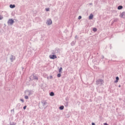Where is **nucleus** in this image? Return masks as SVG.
<instances>
[{
    "label": "nucleus",
    "mask_w": 125,
    "mask_h": 125,
    "mask_svg": "<svg viewBox=\"0 0 125 125\" xmlns=\"http://www.w3.org/2000/svg\"><path fill=\"white\" fill-rule=\"evenodd\" d=\"M49 58L50 59H56V58H57V57L56 56V55H50L49 56Z\"/></svg>",
    "instance_id": "nucleus-1"
},
{
    "label": "nucleus",
    "mask_w": 125,
    "mask_h": 125,
    "mask_svg": "<svg viewBox=\"0 0 125 125\" xmlns=\"http://www.w3.org/2000/svg\"><path fill=\"white\" fill-rule=\"evenodd\" d=\"M14 23V21L12 19L9 20L8 21V24H10V25H12Z\"/></svg>",
    "instance_id": "nucleus-2"
},
{
    "label": "nucleus",
    "mask_w": 125,
    "mask_h": 125,
    "mask_svg": "<svg viewBox=\"0 0 125 125\" xmlns=\"http://www.w3.org/2000/svg\"><path fill=\"white\" fill-rule=\"evenodd\" d=\"M47 25H51L52 24V21L51 20H48L47 21Z\"/></svg>",
    "instance_id": "nucleus-3"
},
{
    "label": "nucleus",
    "mask_w": 125,
    "mask_h": 125,
    "mask_svg": "<svg viewBox=\"0 0 125 125\" xmlns=\"http://www.w3.org/2000/svg\"><path fill=\"white\" fill-rule=\"evenodd\" d=\"M92 18H93V15H92V14H91L89 16V19L91 20V19H92Z\"/></svg>",
    "instance_id": "nucleus-4"
},
{
    "label": "nucleus",
    "mask_w": 125,
    "mask_h": 125,
    "mask_svg": "<svg viewBox=\"0 0 125 125\" xmlns=\"http://www.w3.org/2000/svg\"><path fill=\"white\" fill-rule=\"evenodd\" d=\"M118 10H121V9H123V6L120 5L118 7Z\"/></svg>",
    "instance_id": "nucleus-5"
},
{
    "label": "nucleus",
    "mask_w": 125,
    "mask_h": 125,
    "mask_svg": "<svg viewBox=\"0 0 125 125\" xmlns=\"http://www.w3.org/2000/svg\"><path fill=\"white\" fill-rule=\"evenodd\" d=\"M10 8H14V7H15V5L14 4V5L10 4Z\"/></svg>",
    "instance_id": "nucleus-6"
},
{
    "label": "nucleus",
    "mask_w": 125,
    "mask_h": 125,
    "mask_svg": "<svg viewBox=\"0 0 125 125\" xmlns=\"http://www.w3.org/2000/svg\"><path fill=\"white\" fill-rule=\"evenodd\" d=\"M50 96H54V93H53V92H51L50 93Z\"/></svg>",
    "instance_id": "nucleus-7"
},
{
    "label": "nucleus",
    "mask_w": 125,
    "mask_h": 125,
    "mask_svg": "<svg viewBox=\"0 0 125 125\" xmlns=\"http://www.w3.org/2000/svg\"><path fill=\"white\" fill-rule=\"evenodd\" d=\"M62 71H63V69L62 68V67H61L59 69V73H61V72H62Z\"/></svg>",
    "instance_id": "nucleus-8"
},
{
    "label": "nucleus",
    "mask_w": 125,
    "mask_h": 125,
    "mask_svg": "<svg viewBox=\"0 0 125 125\" xmlns=\"http://www.w3.org/2000/svg\"><path fill=\"white\" fill-rule=\"evenodd\" d=\"M60 110H63V109H64V106H61L60 107Z\"/></svg>",
    "instance_id": "nucleus-9"
},
{
    "label": "nucleus",
    "mask_w": 125,
    "mask_h": 125,
    "mask_svg": "<svg viewBox=\"0 0 125 125\" xmlns=\"http://www.w3.org/2000/svg\"><path fill=\"white\" fill-rule=\"evenodd\" d=\"M116 81H115V83H118V80H119V77H117L116 78Z\"/></svg>",
    "instance_id": "nucleus-10"
},
{
    "label": "nucleus",
    "mask_w": 125,
    "mask_h": 125,
    "mask_svg": "<svg viewBox=\"0 0 125 125\" xmlns=\"http://www.w3.org/2000/svg\"><path fill=\"white\" fill-rule=\"evenodd\" d=\"M93 30L94 32H96L97 31V29L96 28H93Z\"/></svg>",
    "instance_id": "nucleus-11"
},
{
    "label": "nucleus",
    "mask_w": 125,
    "mask_h": 125,
    "mask_svg": "<svg viewBox=\"0 0 125 125\" xmlns=\"http://www.w3.org/2000/svg\"><path fill=\"white\" fill-rule=\"evenodd\" d=\"M34 80H37V81L38 80V77L37 76H34Z\"/></svg>",
    "instance_id": "nucleus-12"
},
{
    "label": "nucleus",
    "mask_w": 125,
    "mask_h": 125,
    "mask_svg": "<svg viewBox=\"0 0 125 125\" xmlns=\"http://www.w3.org/2000/svg\"><path fill=\"white\" fill-rule=\"evenodd\" d=\"M57 77H58V78H60V77H61V74L59 73V74L57 75Z\"/></svg>",
    "instance_id": "nucleus-13"
},
{
    "label": "nucleus",
    "mask_w": 125,
    "mask_h": 125,
    "mask_svg": "<svg viewBox=\"0 0 125 125\" xmlns=\"http://www.w3.org/2000/svg\"><path fill=\"white\" fill-rule=\"evenodd\" d=\"M28 98H29V97L28 96H25V99H28Z\"/></svg>",
    "instance_id": "nucleus-14"
},
{
    "label": "nucleus",
    "mask_w": 125,
    "mask_h": 125,
    "mask_svg": "<svg viewBox=\"0 0 125 125\" xmlns=\"http://www.w3.org/2000/svg\"><path fill=\"white\" fill-rule=\"evenodd\" d=\"M45 9H46V11H49V8H47Z\"/></svg>",
    "instance_id": "nucleus-15"
},
{
    "label": "nucleus",
    "mask_w": 125,
    "mask_h": 125,
    "mask_svg": "<svg viewBox=\"0 0 125 125\" xmlns=\"http://www.w3.org/2000/svg\"><path fill=\"white\" fill-rule=\"evenodd\" d=\"M27 108V106H24V107H23V109L24 110H26V108Z\"/></svg>",
    "instance_id": "nucleus-16"
},
{
    "label": "nucleus",
    "mask_w": 125,
    "mask_h": 125,
    "mask_svg": "<svg viewBox=\"0 0 125 125\" xmlns=\"http://www.w3.org/2000/svg\"><path fill=\"white\" fill-rule=\"evenodd\" d=\"M82 18V16H80L79 17V18H78V19L80 20V19H81Z\"/></svg>",
    "instance_id": "nucleus-17"
},
{
    "label": "nucleus",
    "mask_w": 125,
    "mask_h": 125,
    "mask_svg": "<svg viewBox=\"0 0 125 125\" xmlns=\"http://www.w3.org/2000/svg\"><path fill=\"white\" fill-rule=\"evenodd\" d=\"M21 102H24V100H23V99H21Z\"/></svg>",
    "instance_id": "nucleus-18"
},
{
    "label": "nucleus",
    "mask_w": 125,
    "mask_h": 125,
    "mask_svg": "<svg viewBox=\"0 0 125 125\" xmlns=\"http://www.w3.org/2000/svg\"><path fill=\"white\" fill-rule=\"evenodd\" d=\"M2 19V17H0V20H1Z\"/></svg>",
    "instance_id": "nucleus-19"
},
{
    "label": "nucleus",
    "mask_w": 125,
    "mask_h": 125,
    "mask_svg": "<svg viewBox=\"0 0 125 125\" xmlns=\"http://www.w3.org/2000/svg\"><path fill=\"white\" fill-rule=\"evenodd\" d=\"M92 125H95V124L94 123H92Z\"/></svg>",
    "instance_id": "nucleus-20"
},
{
    "label": "nucleus",
    "mask_w": 125,
    "mask_h": 125,
    "mask_svg": "<svg viewBox=\"0 0 125 125\" xmlns=\"http://www.w3.org/2000/svg\"><path fill=\"white\" fill-rule=\"evenodd\" d=\"M119 87H121V85H119Z\"/></svg>",
    "instance_id": "nucleus-21"
}]
</instances>
